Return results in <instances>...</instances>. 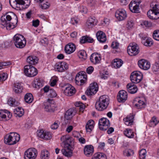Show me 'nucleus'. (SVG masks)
Masks as SVG:
<instances>
[{
	"label": "nucleus",
	"mask_w": 159,
	"mask_h": 159,
	"mask_svg": "<svg viewBox=\"0 0 159 159\" xmlns=\"http://www.w3.org/2000/svg\"><path fill=\"white\" fill-rule=\"evenodd\" d=\"M78 55L80 58L85 60L87 58V54L84 50H81L78 52Z\"/></svg>",
	"instance_id": "nucleus-46"
},
{
	"label": "nucleus",
	"mask_w": 159,
	"mask_h": 159,
	"mask_svg": "<svg viewBox=\"0 0 159 159\" xmlns=\"http://www.w3.org/2000/svg\"><path fill=\"white\" fill-rule=\"evenodd\" d=\"M38 58L35 56H30L27 58L26 61L28 63L31 65H35L38 62Z\"/></svg>",
	"instance_id": "nucleus-30"
},
{
	"label": "nucleus",
	"mask_w": 159,
	"mask_h": 159,
	"mask_svg": "<svg viewBox=\"0 0 159 159\" xmlns=\"http://www.w3.org/2000/svg\"><path fill=\"white\" fill-rule=\"evenodd\" d=\"M78 74L79 75V76L80 77H79L80 79L83 78L86 80L87 78V75H86V73L84 71L80 72L77 73V75Z\"/></svg>",
	"instance_id": "nucleus-57"
},
{
	"label": "nucleus",
	"mask_w": 159,
	"mask_h": 159,
	"mask_svg": "<svg viewBox=\"0 0 159 159\" xmlns=\"http://www.w3.org/2000/svg\"><path fill=\"white\" fill-rule=\"evenodd\" d=\"M90 59L91 62L93 64H99L101 59V55L97 52L93 53L90 56Z\"/></svg>",
	"instance_id": "nucleus-16"
},
{
	"label": "nucleus",
	"mask_w": 159,
	"mask_h": 159,
	"mask_svg": "<svg viewBox=\"0 0 159 159\" xmlns=\"http://www.w3.org/2000/svg\"><path fill=\"white\" fill-rule=\"evenodd\" d=\"M24 0H9L11 6L15 9L19 7L20 5H23Z\"/></svg>",
	"instance_id": "nucleus-24"
},
{
	"label": "nucleus",
	"mask_w": 159,
	"mask_h": 159,
	"mask_svg": "<svg viewBox=\"0 0 159 159\" xmlns=\"http://www.w3.org/2000/svg\"><path fill=\"white\" fill-rule=\"evenodd\" d=\"M129 7V9L131 12L134 13H138L139 12V5H137L134 7Z\"/></svg>",
	"instance_id": "nucleus-47"
},
{
	"label": "nucleus",
	"mask_w": 159,
	"mask_h": 159,
	"mask_svg": "<svg viewBox=\"0 0 159 159\" xmlns=\"http://www.w3.org/2000/svg\"><path fill=\"white\" fill-rule=\"evenodd\" d=\"M98 40L101 43H105L107 40V38L105 33L102 31H98L96 34Z\"/></svg>",
	"instance_id": "nucleus-22"
},
{
	"label": "nucleus",
	"mask_w": 159,
	"mask_h": 159,
	"mask_svg": "<svg viewBox=\"0 0 159 159\" xmlns=\"http://www.w3.org/2000/svg\"><path fill=\"white\" fill-rule=\"evenodd\" d=\"M127 93L124 90L119 91L117 96V99L119 102H124L127 99Z\"/></svg>",
	"instance_id": "nucleus-19"
},
{
	"label": "nucleus",
	"mask_w": 159,
	"mask_h": 159,
	"mask_svg": "<svg viewBox=\"0 0 159 159\" xmlns=\"http://www.w3.org/2000/svg\"><path fill=\"white\" fill-rule=\"evenodd\" d=\"M95 22V20L92 18H89L87 20L86 25L88 28L92 27L94 25Z\"/></svg>",
	"instance_id": "nucleus-39"
},
{
	"label": "nucleus",
	"mask_w": 159,
	"mask_h": 159,
	"mask_svg": "<svg viewBox=\"0 0 159 159\" xmlns=\"http://www.w3.org/2000/svg\"><path fill=\"white\" fill-rule=\"evenodd\" d=\"M147 16L152 20H157L159 19V12H156L151 10L148 12Z\"/></svg>",
	"instance_id": "nucleus-28"
},
{
	"label": "nucleus",
	"mask_w": 159,
	"mask_h": 159,
	"mask_svg": "<svg viewBox=\"0 0 159 159\" xmlns=\"http://www.w3.org/2000/svg\"><path fill=\"white\" fill-rule=\"evenodd\" d=\"M119 43L117 42H113L111 44V47L113 49H117L119 48Z\"/></svg>",
	"instance_id": "nucleus-59"
},
{
	"label": "nucleus",
	"mask_w": 159,
	"mask_h": 159,
	"mask_svg": "<svg viewBox=\"0 0 159 159\" xmlns=\"http://www.w3.org/2000/svg\"><path fill=\"white\" fill-rule=\"evenodd\" d=\"M142 43L145 46H147L150 47L153 44L152 39L150 38H147L145 40H142Z\"/></svg>",
	"instance_id": "nucleus-41"
},
{
	"label": "nucleus",
	"mask_w": 159,
	"mask_h": 159,
	"mask_svg": "<svg viewBox=\"0 0 159 159\" xmlns=\"http://www.w3.org/2000/svg\"><path fill=\"white\" fill-rule=\"evenodd\" d=\"M110 123L108 119L105 118H102L99 120L98 125L100 129L105 131L110 126Z\"/></svg>",
	"instance_id": "nucleus-10"
},
{
	"label": "nucleus",
	"mask_w": 159,
	"mask_h": 159,
	"mask_svg": "<svg viewBox=\"0 0 159 159\" xmlns=\"http://www.w3.org/2000/svg\"><path fill=\"white\" fill-rule=\"evenodd\" d=\"M8 75L5 73H2L0 74V82H3L7 78Z\"/></svg>",
	"instance_id": "nucleus-52"
},
{
	"label": "nucleus",
	"mask_w": 159,
	"mask_h": 159,
	"mask_svg": "<svg viewBox=\"0 0 159 159\" xmlns=\"http://www.w3.org/2000/svg\"><path fill=\"white\" fill-rule=\"evenodd\" d=\"M139 67L144 70H148L150 67V63L147 60L141 59L139 61L138 63Z\"/></svg>",
	"instance_id": "nucleus-17"
},
{
	"label": "nucleus",
	"mask_w": 159,
	"mask_h": 159,
	"mask_svg": "<svg viewBox=\"0 0 159 159\" xmlns=\"http://www.w3.org/2000/svg\"><path fill=\"white\" fill-rule=\"evenodd\" d=\"M152 69L153 71H159V63L156 62L155 64L153 65Z\"/></svg>",
	"instance_id": "nucleus-53"
},
{
	"label": "nucleus",
	"mask_w": 159,
	"mask_h": 159,
	"mask_svg": "<svg viewBox=\"0 0 159 159\" xmlns=\"http://www.w3.org/2000/svg\"><path fill=\"white\" fill-rule=\"evenodd\" d=\"M49 153L46 150H43L41 152V159H48L49 158Z\"/></svg>",
	"instance_id": "nucleus-44"
},
{
	"label": "nucleus",
	"mask_w": 159,
	"mask_h": 159,
	"mask_svg": "<svg viewBox=\"0 0 159 159\" xmlns=\"http://www.w3.org/2000/svg\"><path fill=\"white\" fill-rule=\"evenodd\" d=\"M98 90V85L96 82L91 84L86 91V94L88 96L92 95L95 94Z\"/></svg>",
	"instance_id": "nucleus-11"
},
{
	"label": "nucleus",
	"mask_w": 159,
	"mask_h": 159,
	"mask_svg": "<svg viewBox=\"0 0 159 159\" xmlns=\"http://www.w3.org/2000/svg\"><path fill=\"white\" fill-rule=\"evenodd\" d=\"M12 114L6 110H0V120L7 121L11 118Z\"/></svg>",
	"instance_id": "nucleus-14"
},
{
	"label": "nucleus",
	"mask_w": 159,
	"mask_h": 159,
	"mask_svg": "<svg viewBox=\"0 0 159 159\" xmlns=\"http://www.w3.org/2000/svg\"><path fill=\"white\" fill-rule=\"evenodd\" d=\"M38 155V151L34 148H31L27 149L24 153L25 159H35Z\"/></svg>",
	"instance_id": "nucleus-6"
},
{
	"label": "nucleus",
	"mask_w": 159,
	"mask_h": 159,
	"mask_svg": "<svg viewBox=\"0 0 159 159\" xmlns=\"http://www.w3.org/2000/svg\"><path fill=\"white\" fill-rule=\"evenodd\" d=\"M94 40L91 37L87 35L82 36L80 39V43L81 44L86 43H92Z\"/></svg>",
	"instance_id": "nucleus-32"
},
{
	"label": "nucleus",
	"mask_w": 159,
	"mask_h": 159,
	"mask_svg": "<svg viewBox=\"0 0 159 159\" xmlns=\"http://www.w3.org/2000/svg\"><path fill=\"white\" fill-rule=\"evenodd\" d=\"M134 25V23L133 21L132 20L130 19L128 20L126 26L127 28L128 29H130Z\"/></svg>",
	"instance_id": "nucleus-56"
},
{
	"label": "nucleus",
	"mask_w": 159,
	"mask_h": 159,
	"mask_svg": "<svg viewBox=\"0 0 159 159\" xmlns=\"http://www.w3.org/2000/svg\"><path fill=\"white\" fill-rule=\"evenodd\" d=\"M24 72L25 75L32 77L36 76L38 73L37 69L31 65H27L24 67Z\"/></svg>",
	"instance_id": "nucleus-5"
},
{
	"label": "nucleus",
	"mask_w": 159,
	"mask_h": 159,
	"mask_svg": "<svg viewBox=\"0 0 159 159\" xmlns=\"http://www.w3.org/2000/svg\"><path fill=\"white\" fill-rule=\"evenodd\" d=\"M123 64V61L120 59H115L112 62V66L113 67L117 69L120 68Z\"/></svg>",
	"instance_id": "nucleus-31"
},
{
	"label": "nucleus",
	"mask_w": 159,
	"mask_h": 159,
	"mask_svg": "<svg viewBox=\"0 0 159 159\" xmlns=\"http://www.w3.org/2000/svg\"><path fill=\"white\" fill-rule=\"evenodd\" d=\"M134 151L130 149H126L123 151V154L124 156L129 157L132 156L134 154Z\"/></svg>",
	"instance_id": "nucleus-45"
},
{
	"label": "nucleus",
	"mask_w": 159,
	"mask_h": 159,
	"mask_svg": "<svg viewBox=\"0 0 159 159\" xmlns=\"http://www.w3.org/2000/svg\"><path fill=\"white\" fill-rule=\"evenodd\" d=\"M78 22L77 19L76 18H71L70 20V23L73 25L77 24Z\"/></svg>",
	"instance_id": "nucleus-64"
},
{
	"label": "nucleus",
	"mask_w": 159,
	"mask_h": 159,
	"mask_svg": "<svg viewBox=\"0 0 159 159\" xmlns=\"http://www.w3.org/2000/svg\"><path fill=\"white\" fill-rule=\"evenodd\" d=\"M80 11L84 13H86L87 12V9L86 7L81 6L79 7Z\"/></svg>",
	"instance_id": "nucleus-60"
},
{
	"label": "nucleus",
	"mask_w": 159,
	"mask_h": 159,
	"mask_svg": "<svg viewBox=\"0 0 159 159\" xmlns=\"http://www.w3.org/2000/svg\"><path fill=\"white\" fill-rule=\"evenodd\" d=\"M75 105L76 107H79V111L80 112L83 113L85 107L84 104L80 102H77L75 103Z\"/></svg>",
	"instance_id": "nucleus-42"
},
{
	"label": "nucleus",
	"mask_w": 159,
	"mask_h": 159,
	"mask_svg": "<svg viewBox=\"0 0 159 159\" xmlns=\"http://www.w3.org/2000/svg\"><path fill=\"white\" fill-rule=\"evenodd\" d=\"M13 85V89L15 93H20L22 92L23 87L21 83H16L14 84Z\"/></svg>",
	"instance_id": "nucleus-29"
},
{
	"label": "nucleus",
	"mask_w": 159,
	"mask_h": 159,
	"mask_svg": "<svg viewBox=\"0 0 159 159\" xmlns=\"http://www.w3.org/2000/svg\"><path fill=\"white\" fill-rule=\"evenodd\" d=\"M153 37L156 40L159 41V30H156L154 31L153 34Z\"/></svg>",
	"instance_id": "nucleus-55"
},
{
	"label": "nucleus",
	"mask_w": 159,
	"mask_h": 159,
	"mask_svg": "<svg viewBox=\"0 0 159 159\" xmlns=\"http://www.w3.org/2000/svg\"><path fill=\"white\" fill-rule=\"evenodd\" d=\"M0 63L1 66H2V68H3V66H9L11 64L10 61L2 62H0Z\"/></svg>",
	"instance_id": "nucleus-63"
},
{
	"label": "nucleus",
	"mask_w": 159,
	"mask_h": 159,
	"mask_svg": "<svg viewBox=\"0 0 159 159\" xmlns=\"http://www.w3.org/2000/svg\"><path fill=\"white\" fill-rule=\"evenodd\" d=\"M50 4L48 2H46V3H43L40 5V7L42 9H46L49 8Z\"/></svg>",
	"instance_id": "nucleus-61"
},
{
	"label": "nucleus",
	"mask_w": 159,
	"mask_h": 159,
	"mask_svg": "<svg viewBox=\"0 0 159 159\" xmlns=\"http://www.w3.org/2000/svg\"><path fill=\"white\" fill-rule=\"evenodd\" d=\"M150 6L152 8L151 10L159 12V4L158 3L155 2H152L150 4Z\"/></svg>",
	"instance_id": "nucleus-43"
},
{
	"label": "nucleus",
	"mask_w": 159,
	"mask_h": 159,
	"mask_svg": "<svg viewBox=\"0 0 159 159\" xmlns=\"http://www.w3.org/2000/svg\"><path fill=\"white\" fill-rule=\"evenodd\" d=\"M38 137L46 140L50 139L52 137V134L49 132L41 129L37 133Z\"/></svg>",
	"instance_id": "nucleus-12"
},
{
	"label": "nucleus",
	"mask_w": 159,
	"mask_h": 159,
	"mask_svg": "<svg viewBox=\"0 0 159 159\" xmlns=\"http://www.w3.org/2000/svg\"><path fill=\"white\" fill-rule=\"evenodd\" d=\"M109 99L107 95H103L100 97L98 101L95 104L96 109L98 111H102L106 109L109 104Z\"/></svg>",
	"instance_id": "nucleus-2"
},
{
	"label": "nucleus",
	"mask_w": 159,
	"mask_h": 159,
	"mask_svg": "<svg viewBox=\"0 0 159 159\" xmlns=\"http://www.w3.org/2000/svg\"><path fill=\"white\" fill-rule=\"evenodd\" d=\"M134 118V115L131 114L128 115L124 119L125 124L127 126H130L133 125Z\"/></svg>",
	"instance_id": "nucleus-27"
},
{
	"label": "nucleus",
	"mask_w": 159,
	"mask_h": 159,
	"mask_svg": "<svg viewBox=\"0 0 159 159\" xmlns=\"http://www.w3.org/2000/svg\"><path fill=\"white\" fill-rule=\"evenodd\" d=\"M146 151L145 149H141L139 152V155L140 159H144L146 156Z\"/></svg>",
	"instance_id": "nucleus-48"
},
{
	"label": "nucleus",
	"mask_w": 159,
	"mask_h": 159,
	"mask_svg": "<svg viewBox=\"0 0 159 159\" xmlns=\"http://www.w3.org/2000/svg\"><path fill=\"white\" fill-rule=\"evenodd\" d=\"M76 47L72 43H69L66 45L65 47V52L67 54H70L73 52L75 50Z\"/></svg>",
	"instance_id": "nucleus-21"
},
{
	"label": "nucleus",
	"mask_w": 159,
	"mask_h": 159,
	"mask_svg": "<svg viewBox=\"0 0 159 159\" xmlns=\"http://www.w3.org/2000/svg\"><path fill=\"white\" fill-rule=\"evenodd\" d=\"M35 87L37 89H39L42 86V84L39 80L36 79L34 81Z\"/></svg>",
	"instance_id": "nucleus-50"
},
{
	"label": "nucleus",
	"mask_w": 159,
	"mask_h": 159,
	"mask_svg": "<svg viewBox=\"0 0 159 159\" xmlns=\"http://www.w3.org/2000/svg\"><path fill=\"white\" fill-rule=\"evenodd\" d=\"M145 101V99L144 98H137L134 99L133 103L138 109H142L146 106Z\"/></svg>",
	"instance_id": "nucleus-13"
},
{
	"label": "nucleus",
	"mask_w": 159,
	"mask_h": 159,
	"mask_svg": "<svg viewBox=\"0 0 159 159\" xmlns=\"http://www.w3.org/2000/svg\"><path fill=\"white\" fill-rule=\"evenodd\" d=\"M94 70V68L91 66L88 67L86 69V73L89 74H91Z\"/></svg>",
	"instance_id": "nucleus-62"
},
{
	"label": "nucleus",
	"mask_w": 159,
	"mask_h": 159,
	"mask_svg": "<svg viewBox=\"0 0 159 159\" xmlns=\"http://www.w3.org/2000/svg\"><path fill=\"white\" fill-rule=\"evenodd\" d=\"M11 19V16L7 14L2 16L1 18V25L3 26H6L7 23L8 24L10 22Z\"/></svg>",
	"instance_id": "nucleus-25"
},
{
	"label": "nucleus",
	"mask_w": 159,
	"mask_h": 159,
	"mask_svg": "<svg viewBox=\"0 0 159 159\" xmlns=\"http://www.w3.org/2000/svg\"><path fill=\"white\" fill-rule=\"evenodd\" d=\"M124 134L129 138H133L134 136V134L132 130L130 129H126L124 131Z\"/></svg>",
	"instance_id": "nucleus-37"
},
{
	"label": "nucleus",
	"mask_w": 159,
	"mask_h": 159,
	"mask_svg": "<svg viewBox=\"0 0 159 159\" xmlns=\"http://www.w3.org/2000/svg\"><path fill=\"white\" fill-rule=\"evenodd\" d=\"M76 91L75 88L69 84H67L64 91V94L67 96H71L74 94Z\"/></svg>",
	"instance_id": "nucleus-20"
},
{
	"label": "nucleus",
	"mask_w": 159,
	"mask_h": 159,
	"mask_svg": "<svg viewBox=\"0 0 159 159\" xmlns=\"http://www.w3.org/2000/svg\"><path fill=\"white\" fill-rule=\"evenodd\" d=\"M94 121L93 120H89L87 122L85 128L87 132H90L94 127Z\"/></svg>",
	"instance_id": "nucleus-33"
},
{
	"label": "nucleus",
	"mask_w": 159,
	"mask_h": 159,
	"mask_svg": "<svg viewBox=\"0 0 159 159\" xmlns=\"http://www.w3.org/2000/svg\"><path fill=\"white\" fill-rule=\"evenodd\" d=\"M57 93L53 89H51L50 90L48 94V96L51 98H53L56 97Z\"/></svg>",
	"instance_id": "nucleus-49"
},
{
	"label": "nucleus",
	"mask_w": 159,
	"mask_h": 159,
	"mask_svg": "<svg viewBox=\"0 0 159 159\" xmlns=\"http://www.w3.org/2000/svg\"><path fill=\"white\" fill-rule=\"evenodd\" d=\"M13 43L16 47L18 48H24L26 44V40L25 37L20 34H16L13 37Z\"/></svg>",
	"instance_id": "nucleus-4"
},
{
	"label": "nucleus",
	"mask_w": 159,
	"mask_h": 159,
	"mask_svg": "<svg viewBox=\"0 0 159 159\" xmlns=\"http://www.w3.org/2000/svg\"><path fill=\"white\" fill-rule=\"evenodd\" d=\"M92 159H107L106 156L102 153L98 152L95 154Z\"/></svg>",
	"instance_id": "nucleus-38"
},
{
	"label": "nucleus",
	"mask_w": 159,
	"mask_h": 159,
	"mask_svg": "<svg viewBox=\"0 0 159 159\" xmlns=\"http://www.w3.org/2000/svg\"><path fill=\"white\" fill-rule=\"evenodd\" d=\"M115 16L118 20L122 21L126 18L127 14L124 9H119L116 11Z\"/></svg>",
	"instance_id": "nucleus-15"
},
{
	"label": "nucleus",
	"mask_w": 159,
	"mask_h": 159,
	"mask_svg": "<svg viewBox=\"0 0 159 159\" xmlns=\"http://www.w3.org/2000/svg\"><path fill=\"white\" fill-rule=\"evenodd\" d=\"M20 135L16 132H11L7 134L4 137V142L8 145L16 144L20 140Z\"/></svg>",
	"instance_id": "nucleus-3"
},
{
	"label": "nucleus",
	"mask_w": 159,
	"mask_h": 159,
	"mask_svg": "<svg viewBox=\"0 0 159 159\" xmlns=\"http://www.w3.org/2000/svg\"><path fill=\"white\" fill-rule=\"evenodd\" d=\"M61 145L63 148L61 150L62 154L66 157H70L73 154L74 143L71 138L68 135H64L61 138Z\"/></svg>",
	"instance_id": "nucleus-1"
},
{
	"label": "nucleus",
	"mask_w": 159,
	"mask_h": 159,
	"mask_svg": "<svg viewBox=\"0 0 159 159\" xmlns=\"http://www.w3.org/2000/svg\"><path fill=\"white\" fill-rule=\"evenodd\" d=\"M44 105L45 110L47 112H53L55 110L56 105L52 99H48L46 102H44Z\"/></svg>",
	"instance_id": "nucleus-9"
},
{
	"label": "nucleus",
	"mask_w": 159,
	"mask_h": 159,
	"mask_svg": "<svg viewBox=\"0 0 159 159\" xmlns=\"http://www.w3.org/2000/svg\"><path fill=\"white\" fill-rule=\"evenodd\" d=\"M156 118L155 117H153L150 120V125L151 126H155L158 123Z\"/></svg>",
	"instance_id": "nucleus-51"
},
{
	"label": "nucleus",
	"mask_w": 159,
	"mask_h": 159,
	"mask_svg": "<svg viewBox=\"0 0 159 159\" xmlns=\"http://www.w3.org/2000/svg\"><path fill=\"white\" fill-rule=\"evenodd\" d=\"M134 83H131L128 84L126 86L128 92L131 94L136 93L137 91V87Z\"/></svg>",
	"instance_id": "nucleus-26"
},
{
	"label": "nucleus",
	"mask_w": 159,
	"mask_h": 159,
	"mask_svg": "<svg viewBox=\"0 0 159 159\" xmlns=\"http://www.w3.org/2000/svg\"><path fill=\"white\" fill-rule=\"evenodd\" d=\"M18 22V19L16 17V18L15 19V22H11V23L9 22L8 24L7 23V25L6 26H3L4 27H6V29L7 30H10L13 29L16 27L17 25Z\"/></svg>",
	"instance_id": "nucleus-34"
},
{
	"label": "nucleus",
	"mask_w": 159,
	"mask_h": 159,
	"mask_svg": "<svg viewBox=\"0 0 159 159\" xmlns=\"http://www.w3.org/2000/svg\"><path fill=\"white\" fill-rule=\"evenodd\" d=\"M84 154L86 156H91L94 151L93 146L91 145H86L84 148Z\"/></svg>",
	"instance_id": "nucleus-23"
},
{
	"label": "nucleus",
	"mask_w": 159,
	"mask_h": 159,
	"mask_svg": "<svg viewBox=\"0 0 159 159\" xmlns=\"http://www.w3.org/2000/svg\"><path fill=\"white\" fill-rule=\"evenodd\" d=\"M54 68L56 70L60 72H63L65 69L68 68L67 64L65 62L62 61L56 63Z\"/></svg>",
	"instance_id": "nucleus-18"
},
{
	"label": "nucleus",
	"mask_w": 159,
	"mask_h": 159,
	"mask_svg": "<svg viewBox=\"0 0 159 159\" xmlns=\"http://www.w3.org/2000/svg\"><path fill=\"white\" fill-rule=\"evenodd\" d=\"M139 48L138 45L134 43L132 45H129L127 47V51L128 54L131 56H135L139 52Z\"/></svg>",
	"instance_id": "nucleus-8"
},
{
	"label": "nucleus",
	"mask_w": 159,
	"mask_h": 159,
	"mask_svg": "<svg viewBox=\"0 0 159 159\" xmlns=\"http://www.w3.org/2000/svg\"><path fill=\"white\" fill-rule=\"evenodd\" d=\"M8 104L11 106H14L16 105L15 100L12 98H10L8 100Z\"/></svg>",
	"instance_id": "nucleus-54"
},
{
	"label": "nucleus",
	"mask_w": 159,
	"mask_h": 159,
	"mask_svg": "<svg viewBox=\"0 0 159 159\" xmlns=\"http://www.w3.org/2000/svg\"><path fill=\"white\" fill-rule=\"evenodd\" d=\"M140 2H137L136 0H133L132 1L129 5V7H133V6H135L137 5H139Z\"/></svg>",
	"instance_id": "nucleus-58"
},
{
	"label": "nucleus",
	"mask_w": 159,
	"mask_h": 159,
	"mask_svg": "<svg viewBox=\"0 0 159 159\" xmlns=\"http://www.w3.org/2000/svg\"><path fill=\"white\" fill-rule=\"evenodd\" d=\"M74 111L73 109H70L65 113V118L67 120L70 119L73 116V113Z\"/></svg>",
	"instance_id": "nucleus-35"
},
{
	"label": "nucleus",
	"mask_w": 159,
	"mask_h": 159,
	"mask_svg": "<svg viewBox=\"0 0 159 159\" xmlns=\"http://www.w3.org/2000/svg\"><path fill=\"white\" fill-rule=\"evenodd\" d=\"M142 73L138 71L132 72L130 76V79L132 83L137 84L139 83L142 80Z\"/></svg>",
	"instance_id": "nucleus-7"
},
{
	"label": "nucleus",
	"mask_w": 159,
	"mask_h": 159,
	"mask_svg": "<svg viewBox=\"0 0 159 159\" xmlns=\"http://www.w3.org/2000/svg\"><path fill=\"white\" fill-rule=\"evenodd\" d=\"M24 99L25 102L28 103H31L33 100L32 94L30 93H27L25 96Z\"/></svg>",
	"instance_id": "nucleus-36"
},
{
	"label": "nucleus",
	"mask_w": 159,
	"mask_h": 159,
	"mask_svg": "<svg viewBox=\"0 0 159 159\" xmlns=\"http://www.w3.org/2000/svg\"><path fill=\"white\" fill-rule=\"evenodd\" d=\"M16 116L20 117L22 116L24 114V110L21 108L18 107L14 111Z\"/></svg>",
	"instance_id": "nucleus-40"
}]
</instances>
